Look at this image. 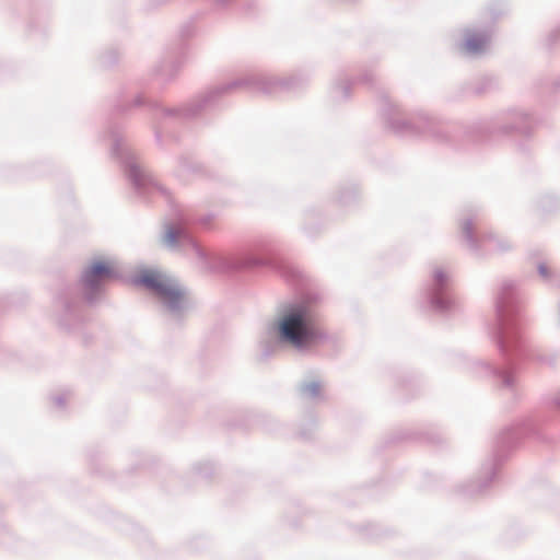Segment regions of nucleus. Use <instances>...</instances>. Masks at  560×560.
I'll return each mask as SVG.
<instances>
[{
    "label": "nucleus",
    "instance_id": "nucleus-1",
    "mask_svg": "<svg viewBox=\"0 0 560 560\" xmlns=\"http://www.w3.org/2000/svg\"><path fill=\"white\" fill-rule=\"evenodd\" d=\"M279 331L283 340L295 347L310 346L324 337L322 327L306 311H294L284 315Z\"/></svg>",
    "mask_w": 560,
    "mask_h": 560
},
{
    "label": "nucleus",
    "instance_id": "nucleus-2",
    "mask_svg": "<svg viewBox=\"0 0 560 560\" xmlns=\"http://www.w3.org/2000/svg\"><path fill=\"white\" fill-rule=\"evenodd\" d=\"M138 282L147 288L154 290L159 295H161L165 301L170 302L171 304L177 302L180 298L179 290L172 285L164 277H162L156 271H143L139 276Z\"/></svg>",
    "mask_w": 560,
    "mask_h": 560
},
{
    "label": "nucleus",
    "instance_id": "nucleus-3",
    "mask_svg": "<svg viewBox=\"0 0 560 560\" xmlns=\"http://www.w3.org/2000/svg\"><path fill=\"white\" fill-rule=\"evenodd\" d=\"M114 276V267L109 262L96 261L85 272L84 281L88 285L94 287L101 280L109 279Z\"/></svg>",
    "mask_w": 560,
    "mask_h": 560
},
{
    "label": "nucleus",
    "instance_id": "nucleus-4",
    "mask_svg": "<svg viewBox=\"0 0 560 560\" xmlns=\"http://www.w3.org/2000/svg\"><path fill=\"white\" fill-rule=\"evenodd\" d=\"M485 44L482 38H469L466 43V47L470 51H477Z\"/></svg>",
    "mask_w": 560,
    "mask_h": 560
},
{
    "label": "nucleus",
    "instance_id": "nucleus-5",
    "mask_svg": "<svg viewBox=\"0 0 560 560\" xmlns=\"http://www.w3.org/2000/svg\"><path fill=\"white\" fill-rule=\"evenodd\" d=\"M539 271H540V273H541L542 276H547V269H546V267H545V266H540V267H539Z\"/></svg>",
    "mask_w": 560,
    "mask_h": 560
}]
</instances>
